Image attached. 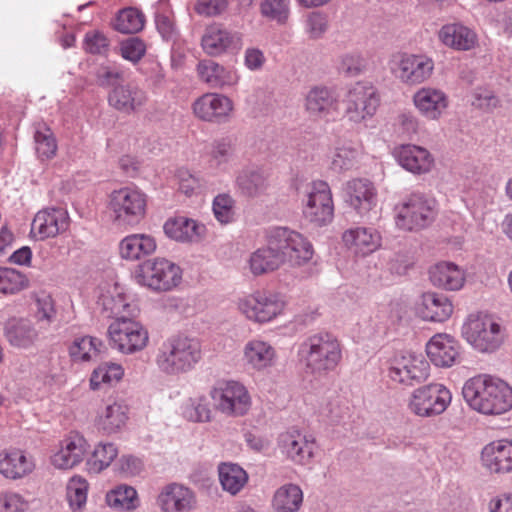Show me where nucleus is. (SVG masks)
I'll return each mask as SVG.
<instances>
[{"instance_id": "f257e3e1", "label": "nucleus", "mask_w": 512, "mask_h": 512, "mask_svg": "<svg viewBox=\"0 0 512 512\" xmlns=\"http://www.w3.org/2000/svg\"><path fill=\"white\" fill-rule=\"evenodd\" d=\"M462 395L473 410L484 415H501L512 409V387L488 374L467 380Z\"/></svg>"}, {"instance_id": "f03ea898", "label": "nucleus", "mask_w": 512, "mask_h": 512, "mask_svg": "<svg viewBox=\"0 0 512 512\" xmlns=\"http://www.w3.org/2000/svg\"><path fill=\"white\" fill-rule=\"evenodd\" d=\"M297 356L306 375L321 378L334 371L342 360V346L335 335L317 332L298 346Z\"/></svg>"}, {"instance_id": "7ed1b4c3", "label": "nucleus", "mask_w": 512, "mask_h": 512, "mask_svg": "<svg viewBox=\"0 0 512 512\" xmlns=\"http://www.w3.org/2000/svg\"><path fill=\"white\" fill-rule=\"evenodd\" d=\"M202 357L199 339L185 334H173L158 346L154 362L162 374L175 377L194 370Z\"/></svg>"}, {"instance_id": "20e7f679", "label": "nucleus", "mask_w": 512, "mask_h": 512, "mask_svg": "<svg viewBox=\"0 0 512 512\" xmlns=\"http://www.w3.org/2000/svg\"><path fill=\"white\" fill-rule=\"evenodd\" d=\"M462 336L479 353L498 351L507 339L506 328L491 314H470L462 326Z\"/></svg>"}, {"instance_id": "39448f33", "label": "nucleus", "mask_w": 512, "mask_h": 512, "mask_svg": "<svg viewBox=\"0 0 512 512\" xmlns=\"http://www.w3.org/2000/svg\"><path fill=\"white\" fill-rule=\"evenodd\" d=\"M137 284L154 292H167L177 287L182 280V270L174 262L155 257L140 263L134 271Z\"/></svg>"}, {"instance_id": "423d86ee", "label": "nucleus", "mask_w": 512, "mask_h": 512, "mask_svg": "<svg viewBox=\"0 0 512 512\" xmlns=\"http://www.w3.org/2000/svg\"><path fill=\"white\" fill-rule=\"evenodd\" d=\"M395 223L404 231H419L428 227L437 215L435 199L413 193L395 207Z\"/></svg>"}, {"instance_id": "0eeeda50", "label": "nucleus", "mask_w": 512, "mask_h": 512, "mask_svg": "<svg viewBox=\"0 0 512 512\" xmlns=\"http://www.w3.org/2000/svg\"><path fill=\"white\" fill-rule=\"evenodd\" d=\"M429 363L423 355L411 351H400L388 362L387 377L395 384L412 387L429 377Z\"/></svg>"}, {"instance_id": "6e6552de", "label": "nucleus", "mask_w": 512, "mask_h": 512, "mask_svg": "<svg viewBox=\"0 0 512 512\" xmlns=\"http://www.w3.org/2000/svg\"><path fill=\"white\" fill-rule=\"evenodd\" d=\"M108 209L117 225L138 224L145 215L146 196L140 190L131 187L115 190L109 197Z\"/></svg>"}, {"instance_id": "1a4fd4ad", "label": "nucleus", "mask_w": 512, "mask_h": 512, "mask_svg": "<svg viewBox=\"0 0 512 512\" xmlns=\"http://www.w3.org/2000/svg\"><path fill=\"white\" fill-rule=\"evenodd\" d=\"M209 394L215 409L226 416H243L251 406L248 390L237 381H219L212 387Z\"/></svg>"}, {"instance_id": "9d476101", "label": "nucleus", "mask_w": 512, "mask_h": 512, "mask_svg": "<svg viewBox=\"0 0 512 512\" xmlns=\"http://www.w3.org/2000/svg\"><path fill=\"white\" fill-rule=\"evenodd\" d=\"M285 305L284 297L272 291H256L238 303L241 313L256 323H267L274 320L283 313Z\"/></svg>"}, {"instance_id": "9b49d317", "label": "nucleus", "mask_w": 512, "mask_h": 512, "mask_svg": "<svg viewBox=\"0 0 512 512\" xmlns=\"http://www.w3.org/2000/svg\"><path fill=\"white\" fill-rule=\"evenodd\" d=\"M135 317L114 320L108 328L109 340L113 348L123 354H133L143 350L148 343L147 330Z\"/></svg>"}, {"instance_id": "f8f14e48", "label": "nucleus", "mask_w": 512, "mask_h": 512, "mask_svg": "<svg viewBox=\"0 0 512 512\" xmlns=\"http://www.w3.org/2000/svg\"><path fill=\"white\" fill-rule=\"evenodd\" d=\"M434 70V61L424 54L402 53L393 57L390 71L396 79L408 86L427 81Z\"/></svg>"}, {"instance_id": "ddd939ff", "label": "nucleus", "mask_w": 512, "mask_h": 512, "mask_svg": "<svg viewBox=\"0 0 512 512\" xmlns=\"http://www.w3.org/2000/svg\"><path fill=\"white\" fill-rule=\"evenodd\" d=\"M380 98L374 86L358 82L350 88L344 99V113L349 121L362 123L374 116Z\"/></svg>"}, {"instance_id": "4468645a", "label": "nucleus", "mask_w": 512, "mask_h": 512, "mask_svg": "<svg viewBox=\"0 0 512 512\" xmlns=\"http://www.w3.org/2000/svg\"><path fill=\"white\" fill-rule=\"evenodd\" d=\"M303 214L316 226L331 223L334 217V203L328 183L315 181L311 184L306 199L303 200Z\"/></svg>"}, {"instance_id": "2eb2a0df", "label": "nucleus", "mask_w": 512, "mask_h": 512, "mask_svg": "<svg viewBox=\"0 0 512 512\" xmlns=\"http://www.w3.org/2000/svg\"><path fill=\"white\" fill-rule=\"evenodd\" d=\"M272 243L283 254L284 262L288 261L292 265L307 263L314 253L312 244L302 234L285 227L272 231Z\"/></svg>"}, {"instance_id": "dca6fc26", "label": "nucleus", "mask_w": 512, "mask_h": 512, "mask_svg": "<svg viewBox=\"0 0 512 512\" xmlns=\"http://www.w3.org/2000/svg\"><path fill=\"white\" fill-rule=\"evenodd\" d=\"M446 394L448 391L443 384L431 383L413 391L409 409L421 417L441 414L447 408Z\"/></svg>"}, {"instance_id": "f3484780", "label": "nucleus", "mask_w": 512, "mask_h": 512, "mask_svg": "<svg viewBox=\"0 0 512 512\" xmlns=\"http://www.w3.org/2000/svg\"><path fill=\"white\" fill-rule=\"evenodd\" d=\"M278 446L287 459L299 465L308 464L316 449L315 438L296 429L280 434Z\"/></svg>"}, {"instance_id": "a211bd4d", "label": "nucleus", "mask_w": 512, "mask_h": 512, "mask_svg": "<svg viewBox=\"0 0 512 512\" xmlns=\"http://www.w3.org/2000/svg\"><path fill=\"white\" fill-rule=\"evenodd\" d=\"M344 200L360 217L369 218L377 205V191L370 180L355 178L345 184Z\"/></svg>"}, {"instance_id": "6ab92c4d", "label": "nucleus", "mask_w": 512, "mask_h": 512, "mask_svg": "<svg viewBox=\"0 0 512 512\" xmlns=\"http://www.w3.org/2000/svg\"><path fill=\"white\" fill-rule=\"evenodd\" d=\"M201 47L207 55L218 57L240 50L242 37L238 32L230 31L215 23L206 27L201 38Z\"/></svg>"}, {"instance_id": "aec40b11", "label": "nucleus", "mask_w": 512, "mask_h": 512, "mask_svg": "<svg viewBox=\"0 0 512 512\" xmlns=\"http://www.w3.org/2000/svg\"><path fill=\"white\" fill-rule=\"evenodd\" d=\"M148 102V94L136 83L118 84L108 94V103L116 111L132 115L139 113Z\"/></svg>"}, {"instance_id": "412c9836", "label": "nucleus", "mask_w": 512, "mask_h": 512, "mask_svg": "<svg viewBox=\"0 0 512 512\" xmlns=\"http://www.w3.org/2000/svg\"><path fill=\"white\" fill-rule=\"evenodd\" d=\"M162 512H191L196 508V495L192 489L179 483L163 486L156 499Z\"/></svg>"}, {"instance_id": "4be33fe9", "label": "nucleus", "mask_w": 512, "mask_h": 512, "mask_svg": "<svg viewBox=\"0 0 512 512\" xmlns=\"http://www.w3.org/2000/svg\"><path fill=\"white\" fill-rule=\"evenodd\" d=\"M480 460L490 473H512V439H500L486 444L481 450Z\"/></svg>"}, {"instance_id": "5701e85b", "label": "nucleus", "mask_w": 512, "mask_h": 512, "mask_svg": "<svg viewBox=\"0 0 512 512\" xmlns=\"http://www.w3.org/2000/svg\"><path fill=\"white\" fill-rule=\"evenodd\" d=\"M88 448L89 445L81 434L71 432L60 442V448L52 455L51 463L58 469H72L84 460Z\"/></svg>"}, {"instance_id": "b1692460", "label": "nucleus", "mask_w": 512, "mask_h": 512, "mask_svg": "<svg viewBox=\"0 0 512 512\" xmlns=\"http://www.w3.org/2000/svg\"><path fill=\"white\" fill-rule=\"evenodd\" d=\"M192 108L195 116L203 121L222 122L230 116L233 102L225 95L205 93L194 101Z\"/></svg>"}, {"instance_id": "393cba45", "label": "nucleus", "mask_w": 512, "mask_h": 512, "mask_svg": "<svg viewBox=\"0 0 512 512\" xmlns=\"http://www.w3.org/2000/svg\"><path fill=\"white\" fill-rule=\"evenodd\" d=\"M68 213L63 208H45L36 213L31 234L39 240L52 238L68 228Z\"/></svg>"}, {"instance_id": "a878e982", "label": "nucleus", "mask_w": 512, "mask_h": 512, "mask_svg": "<svg viewBox=\"0 0 512 512\" xmlns=\"http://www.w3.org/2000/svg\"><path fill=\"white\" fill-rule=\"evenodd\" d=\"M305 109L312 117L334 119L339 113V102L333 91L327 87L315 86L305 97Z\"/></svg>"}, {"instance_id": "bb28decb", "label": "nucleus", "mask_w": 512, "mask_h": 512, "mask_svg": "<svg viewBox=\"0 0 512 512\" xmlns=\"http://www.w3.org/2000/svg\"><path fill=\"white\" fill-rule=\"evenodd\" d=\"M196 71L202 82L215 89L233 87L240 79L235 68L220 65L210 59L200 61Z\"/></svg>"}, {"instance_id": "cd10ccee", "label": "nucleus", "mask_w": 512, "mask_h": 512, "mask_svg": "<svg viewBox=\"0 0 512 512\" xmlns=\"http://www.w3.org/2000/svg\"><path fill=\"white\" fill-rule=\"evenodd\" d=\"M35 469L32 456L18 448L0 452V474L7 479L18 480L31 474Z\"/></svg>"}, {"instance_id": "c85d7f7f", "label": "nucleus", "mask_w": 512, "mask_h": 512, "mask_svg": "<svg viewBox=\"0 0 512 512\" xmlns=\"http://www.w3.org/2000/svg\"><path fill=\"white\" fill-rule=\"evenodd\" d=\"M345 245L357 256L365 257L381 246V235L371 227H353L342 236Z\"/></svg>"}, {"instance_id": "c756f323", "label": "nucleus", "mask_w": 512, "mask_h": 512, "mask_svg": "<svg viewBox=\"0 0 512 512\" xmlns=\"http://www.w3.org/2000/svg\"><path fill=\"white\" fill-rule=\"evenodd\" d=\"M243 361L250 369L264 372L276 364L277 353L270 343L252 339L244 346Z\"/></svg>"}, {"instance_id": "7c9ffc66", "label": "nucleus", "mask_w": 512, "mask_h": 512, "mask_svg": "<svg viewBox=\"0 0 512 512\" xmlns=\"http://www.w3.org/2000/svg\"><path fill=\"white\" fill-rule=\"evenodd\" d=\"M5 337L14 348L27 350L39 340V331L31 319L14 317L5 325Z\"/></svg>"}, {"instance_id": "2f4dec72", "label": "nucleus", "mask_w": 512, "mask_h": 512, "mask_svg": "<svg viewBox=\"0 0 512 512\" xmlns=\"http://www.w3.org/2000/svg\"><path fill=\"white\" fill-rule=\"evenodd\" d=\"M394 156L404 169L414 174L429 172L434 162L427 149L412 144L395 148Z\"/></svg>"}, {"instance_id": "473e14b6", "label": "nucleus", "mask_w": 512, "mask_h": 512, "mask_svg": "<svg viewBox=\"0 0 512 512\" xmlns=\"http://www.w3.org/2000/svg\"><path fill=\"white\" fill-rule=\"evenodd\" d=\"M163 230L168 238L181 243L199 242L206 233L205 225L182 216L168 219Z\"/></svg>"}, {"instance_id": "72a5a7b5", "label": "nucleus", "mask_w": 512, "mask_h": 512, "mask_svg": "<svg viewBox=\"0 0 512 512\" xmlns=\"http://www.w3.org/2000/svg\"><path fill=\"white\" fill-rule=\"evenodd\" d=\"M283 263V254H281L278 247L272 243V233L270 234L268 245L254 251L248 260L249 269L255 276L273 272Z\"/></svg>"}, {"instance_id": "f704fd0d", "label": "nucleus", "mask_w": 512, "mask_h": 512, "mask_svg": "<svg viewBox=\"0 0 512 512\" xmlns=\"http://www.w3.org/2000/svg\"><path fill=\"white\" fill-rule=\"evenodd\" d=\"M157 249L154 237L147 234H131L124 237L118 245L119 255L126 261H137L153 254Z\"/></svg>"}, {"instance_id": "c9c22d12", "label": "nucleus", "mask_w": 512, "mask_h": 512, "mask_svg": "<svg viewBox=\"0 0 512 512\" xmlns=\"http://www.w3.org/2000/svg\"><path fill=\"white\" fill-rule=\"evenodd\" d=\"M236 145L231 137L214 140L207 152V163L210 169L228 172L235 158Z\"/></svg>"}, {"instance_id": "e433bc0d", "label": "nucleus", "mask_w": 512, "mask_h": 512, "mask_svg": "<svg viewBox=\"0 0 512 512\" xmlns=\"http://www.w3.org/2000/svg\"><path fill=\"white\" fill-rule=\"evenodd\" d=\"M363 151L362 147L351 141L336 146L330 162V170L334 173H345L358 167Z\"/></svg>"}, {"instance_id": "4c0bfd02", "label": "nucleus", "mask_w": 512, "mask_h": 512, "mask_svg": "<svg viewBox=\"0 0 512 512\" xmlns=\"http://www.w3.org/2000/svg\"><path fill=\"white\" fill-rule=\"evenodd\" d=\"M100 302L107 312V316L114 317L115 320H119L121 317H136L139 312L137 305L130 302L117 286L114 287L113 291L103 294Z\"/></svg>"}, {"instance_id": "58836bf2", "label": "nucleus", "mask_w": 512, "mask_h": 512, "mask_svg": "<svg viewBox=\"0 0 512 512\" xmlns=\"http://www.w3.org/2000/svg\"><path fill=\"white\" fill-rule=\"evenodd\" d=\"M105 345L99 338L84 335L77 336L71 342L68 352L76 363L95 361L99 358Z\"/></svg>"}, {"instance_id": "ea45409f", "label": "nucleus", "mask_w": 512, "mask_h": 512, "mask_svg": "<svg viewBox=\"0 0 512 512\" xmlns=\"http://www.w3.org/2000/svg\"><path fill=\"white\" fill-rule=\"evenodd\" d=\"M448 297L436 292L423 293L417 304V314L426 321L443 322L448 317L446 306Z\"/></svg>"}, {"instance_id": "a19ab883", "label": "nucleus", "mask_w": 512, "mask_h": 512, "mask_svg": "<svg viewBox=\"0 0 512 512\" xmlns=\"http://www.w3.org/2000/svg\"><path fill=\"white\" fill-rule=\"evenodd\" d=\"M416 107L428 118L436 119L447 106L444 92L434 88H422L414 95Z\"/></svg>"}, {"instance_id": "79ce46f5", "label": "nucleus", "mask_w": 512, "mask_h": 512, "mask_svg": "<svg viewBox=\"0 0 512 512\" xmlns=\"http://www.w3.org/2000/svg\"><path fill=\"white\" fill-rule=\"evenodd\" d=\"M268 186L267 175L259 168H245L236 177V187L247 197L260 196Z\"/></svg>"}, {"instance_id": "37998d69", "label": "nucleus", "mask_w": 512, "mask_h": 512, "mask_svg": "<svg viewBox=\"0 0 512 512\" xmlns=\"http://www.w3.org/2000/svg\"><path fill=\"white\" fill-rule=\"evenodd\" d=\"M221 487L230 495H237L247 484L248 474L238 464L222 463L218 467Z\"/></svg>"}, {"instance_id": "c03bdc74", "label": "nucleus", "mask_w": 512, "mask_h": 512, "mask_svg": "<svg viewBox=\"0 0 512 512\" xmlns=\"http://www.w3.org/2000/svg\"><path fill=\"white\" fill-rule=\"evenodd\" d=\"M105 501L109 507L121 511L134 510L140 504L136 489L127 484H119L109 490Z\"/></svg>"}, {"instance_id": "a18cd8bd", "label": "nucleus", "mask_w": 512, "mask_h": 512, "mask_svg": "<svg viewBox=\"0 0 512 512\" xmlns=\"http://www.w3.org/2000/svg\"><path fill=\"white\" fill-rule=\"evenodd\" d=\"M303 501V492L298 485L286 484L278 488L273 497L276 512H297Z\"/></svg>"}, {"instance_id": "49530a36", "label": "nucleus", "mask_w": 512, "mask_h": 512, "mask_svg": "<svg viewBox=\"0 0 512 512\" xmlns=\"http://www.w3.org/2000/svg\"><path fill=\"white\" fill-rule=\"evenodd\" d=\"M128 419L126 406L114 402L107 405L99 414L97 424L107 434L120 431Z\"/></svg>"}, {"instance_id": "de8ad7c7", "label": "nucleus", "mask_w": 512, "mask_h": 512, "mask_svg": "<svg viewBox=\"0 0 512 512\" xmlns=\"http://www.w3.org/2000/svg\"><path fill=\"white\" fill-rule=\"evenodd\" d=\"M124 369L120 364L105 362L96 367L90 377V388L98 390L103 385H112L121 380Z\"/></svg>"}, {"instance_id": "09e8293b", "label": "nucleus", "mask_w": 512, "mask_h": 512, "mask_svg": "<svg viewBox=\"0 0 512 512\" xmlns=\"http://www.w3.org/2000/svg\"><path fill=\"white\" fill-rule=\"evenodd\" d=\"M145 17L136 8H125L119 11L114 21V29L123 34H134L144 27Z\"/></svg>"}, {"instance_id": "8fccbe9b", "label": "nucleus", "mask_w": 512, "mask_h": 512, "mask_svg": "<svg viewBox=\"0 0 512 512\" xmlns=\"http://www.w3.org/2000/svg\"><path fill=\"white\" fill-rule=\"evenodd\" d=\"M29 286V280L22 272L8 267H0V293L17 294Z\"/></svg>"}, {"instance_id": "3c124183", "label": "nucleus", "mask_w": 512, "mask_h": 512, "mask_svg": "<svg viewBox=\"0 0 512 512\" xmlns=\"http://www.w3.org/2000/svg\"><path fill=\"white\" fill-rule=\"evenodd\" d=\"M89 484L85 478L75 475L67 483L66 496L72 510H80L87 501Z\"/></svg>"}, {"instance_id": "603ef678", "label": "nucleus", "mask_w": 512, "mask_h": 512, "mask_svg": "<svg viewBox=\"0 0 512 512\" xmlns=\"http://www.w3.org/2000/svg\"><path fill=\"white\" fill-rule=\"evenodd\" d=\"M426 353L430 361L438 367L448 365V335L438 333L426 344Z\"/></svg>"}, {"instance_id": "864d4df0", "label": "nucleus", "mask_w": 512, "mask_h": 512, "mask_svg": "<svg viewBox=\"0 0 512 512\" xmlns=\"http://www.w3.org/2000/svg\"><path fill=\"white\" fill-rule=\"evenodd\" d=\"M261 15L269 21L285 24L290 15L289 0H261Z\"/></svg>"}, {"instance_id": "5fc2aeb1", "label": "nucleus", "mask_w": 512, "mask_h": 512, "mask_svg": "<svg viewBox=\"0 0 512 512\" xmlns=\"http://www.w3.org/2000/svg\"><path fill=\"white\" fill-rule=\"evenodd\" d=\"M478 45V36L470 28L454 24L450 31V47L459 51H469Z\"/></svg>"}, {"instance_id": "6e6d98bb", "label": "nucleus", "mask_w": 512, "mask_h": 512, "mask_svg": "<svg viewBox=\"0 0 512 512\" xmlns=\"http://www.w3.org/2000/svg\"><path fill=\"white\" fill-rule=\"evenodd\" d=\"M118 455V448L115 444L107 442V443H99L89 460V464L91 469L96 472H100L114 461V459Z\"/></svg>"}, {"instance_id": "4d7b16f0", "label": "nucleus", "mask_w": 512, "mask_h": 512, "mask_svg": "<svg viewBox=\"0 0 512 512\" xmlns=\"http://www.w3.org/2000/svg\"><path fill=\"white\" fill-rule=\"evenodd\" d=\"M183 416L191 422H208L211 410L204 397L189 398L182 407Z\"/></svg>"}, {"instance_id": "13d9d810", "label": "nucleus", "mask_w": 512, "mask_h": 512, "mask_svg": "<svg viewBox=\"0 0 512 512\" xmlns=\"http://www.w3.org/2000/svg\"><path fill=\"white\" fill-rule=\"evenodd\" d=\"M234 199L226 193L218 194L212 203L215 218L221 224H228L234 218Z\"/></svg>"}, {"instance_id": "bf43d9fd", "label": "nucleus", "mask_w": 512, "mask_h": 512, "mask_svg": "<svg viewBox=\"0 0 512 512\" xmlns=\"http://www.w3.org/2000/svg\"><path fill=\"white\" fill-rule=\"evenodd\" d=\"M471 105L485 112L500 107L501 101L494 91L487 87L476 88L471 95Z\"/></svg>"}, {"instance_id": "052dcab7", "label": "nucleus", "mask_w": 512, "mask_h": 512, "mask_svg": "<svg viewBox=\"0 0 512 512\" xmlns=\"http://www.w3.org/2000/svg\"><path fill=\"white\" fill-rule=\"evenodd\" d=\"M35 149L41 160L50 159L55 156L57 151V143L49 129L44 131L37 130L34 135Z\"/></svg>"}, {"instance_id": "680f3d73", "label": "nucleus", "mask_w": 512, "mask_h": 512, "mask_svg": "<svg viewBox=\"0 0 512 512\" xmlns=\"http://www.w3.org/2000/svg\"><path fill=\"white\" fill-rule=\"evenodd\" d=\"M366 66L365 59L357 52L345 53L339 57L338 70L347 76L360 75Z\"/></svg>"}, {"instance_id": "e2e57ef3", "label": "nucleus", "mask_w": 512, "mask_h": 512, "mask_svg": "<svg viewBox=\"0 0 512 512\" xmlns=\"http://www.w3.org/2000/svg\"><path fill=\"white\" fill-rule=\"evenodd\" d=\"M31 376L44 385H51L55 377L52 359L47 356L37 357L33 363Z\"/></svg>"}, {"instance_id": "0e129e2a", "label": "nucleus", "mask_w": 512, "mask_h": 512, "mask_svg": "<svg viewBox=\"0 0 512 512\" xmlns=\"http://www.w3.org/2000/svg\"><path fill=\"white\" fill-rule=\"evenodd\" d=\"M121 56L132 62L137 63L146 53V45L138 37H131L121 43Z\"/></svg>"}, {"instance_id": "69168bd1", "label": "nucleus", "mask_w": 512, "mask_h": 512, "mask_svg": "<svg viewBox=\"0 0 512 512\" xmlns=\"http://www.w3.org/2000/svg\"><path fill=\"white\" fill-rule=\"evenodd\" d=\"M36 317L39 322L50 324L56 317L54 300L49 294L41 293L36 297Z\"/></svg>"}, {"instance_id": "338daca9", "label": "nucleus", "mask_w": 512, "mask_h": 512, "mask_svg": "<svg viewBox=\"0 0 512 512\" xmlns=\"http://www.w3.org/2000/svg\"><path fill=\"white\" fill-rule=\"evenodd\" d=\"M109 40L100 31H89L84 37V49L91 54H104L108 51Z\"/></svg>"}, {"instance_id": "774afa93", "label": "nucleus", "mask_w": 512, "mask_h": 512, "mask_svg": "<svg viewBox=\"0 0 512 512\" xmlns=\"http://www.w3.org/2000/svg\"><path fill=\"white\" fill-rule=\"evenodd\" d=\"M28 502L16 492L8 491L0 494V512H23Z\"/></svg>"}]
</instances>
